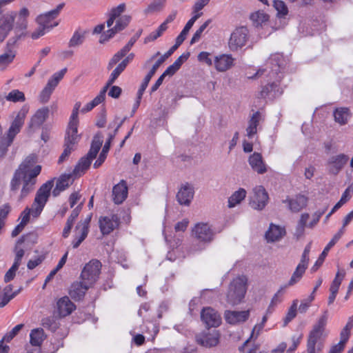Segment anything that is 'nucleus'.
I'll use <instances>...</instances> for the list:
<instances>
[{
  "mask_svg": "<svg viewBox=\"0 0 353 353\" xmlns=\"http://www.w3.org/2000/svg\"><path fill=\"white\" fill-rule=\"evenodd\" d=\"M16 16L17 13L13 11L0 14V42L5 40L12 29Z\"/></svg>",
  "mask_w": 353,
  "mask_h": 353,
  "instance_id": "14",
  "label": "nucleus"
},
{
  "mask_svg": "<svg viewBox=\"0 0 353 353\" xmlns=\"http://www.w3.org/2000/svg\"><path fill=\"white\" fill-rule=\"evenodd\" d=\"M57 307L59 316L63 317L70 314L75 309V305L68 296H63L58 300Z\"/></svg>",
  "mask_w": 353,
  "mask_h": 353,
  "instance_id": "26",
  "label": "nucleus"
},
{
  "mask_svg": "<svg viewBox=\"0 0 353 353\" xmlns=\"http://www.w3.org/2000/svg\"><path fill=\"white\" fill-rule=\"evenodd\" d=\"M220 334L218 330H208L196 336L197 342L203 347H212L219 342Z\"/></svg>",
  "mask_w": 353,
  "mask_h": 353,
  "instance_id": "17",
  "label": "nucleus"
},
{
  "mask_svg": "<svg viewBox=\"0 0 353 353\" xmlns=\"http://www.w3.org/2000/svg\"><path fill=\"white\" fill-rule=\"evenodd\" d=\"M290 60L288 56H284L282 53L276 52L270 54L266 60L265 64L272 66H285L290 64Z\"/></svg>",
  "mask_w": 353,
  "mask_h": 353,
  "instance_id": "33",
  "label": "nucleus"
},
{
  "mask_svg": "<svg viewBox=\"0 0 353 353\" xmlns=\"http://www.w3.org/2000/svg\"><path fill=\"white\" fill-rule=\"evenodd\" d=\"M24 241V237H21L18 240L17 243V246L15 248V258L14 261V265H16L19 267L21 264V259L24 255V250L22 248H19L18 245L22 243Z\"/></svg>",
  "mask_w": 353,
  "mask_h": 353,
  "instance_id": "55",
  "label": "nucleus"
},
{
  "mask_svg": "<svg viewBox=\"0 0 353 353\" xmlns=\"http://www.w3.org/2000/svg\"><path fill=\"white\" fill-rule=\"evenodd\" d=\"M314 299V295L313 294H311L307 299H303L299 307V310L301 313H305L310 306V303L313 301Z\"/></svg>",
  "mask_w": 353,
  "mask_h": 353,
  "instance_id": "64",
  "label": "nucleus"
},
{
  "mask_svg": "<svg viewBox=\"0 0 353 353\" xmlns=\"http://www.w3.org/2000/svg\"><path fill=\"white\" fill-rule=\"evenodd\" d=\"M176 50V47L172 46L170 49L163 54H161L159 52L154 54L149 60L148 63L152 66H161L165 60L169 58Z\"/></svg>",
  "mask_w": 353,
  "mask_h": 353,
  "instance_id": "34",
  "label": "nucleus"
},
{
  "mask_svg": "<svg viewBox=\"0 0 353 353\" xmlns=\"http://www.w3.org/2000/svg\"><path fill=\"white\" fill-rule=\"evenodd\" d=\"M350 116L351 113L347 108H339L334 111L335 121L341 125L347 123Z\"/></svg>",
  "mask_w": 353,
  "mask_h": 353,
  "instance_id": "38",
  "label": "nucleus"
},
{
  "mask_svg": "<svg viewBox=\"0 0 353 353\" xmlns=\"http://www.w3.org/2000/svg\"><path fill=\"white\" fill-rule=\"evenodd\" d=\"M165 31V25H160L156 30L152 32L148 37H145V43H148L156 40L157 38L161 37Z\"/></svg>",
  "mask_w": 353,
  "mask_h": 353,
  "instance_id": "57",
  "label": "nucleus"
},
{
  "mask_svg": "<svg viewBox=\"0 0 353 353\" xmlns=\"http://www.w3.org/2000/svg\"><path fill=\"white\" fill-rule=\"evenodd\" d=\"M105 98V94L101 90L99 94L90 102L88 103L81 110V112L86 113L92 110L94 107L101 103Z\"/></svg>",
  "mask_w": 353,
  "mask_h": 353,
  "instance_id": "43",
  "label": "nucleus"
},
{
  "mask_svg": "<svg viewBox=\"0 0 353 353\" xmlns=\"http://www.w3.org/2000/svg\"><path fill=\"white\" fill-rule=\"evenodd\" d=\"M16 53L12 50H8L0 55V65H8L11 63L15 57Z\"/></svg>",
  "mask_w": 353,
  "mask_h": 353,
  "instance_id": "56",
  "label": "nucleus"
},
{
  "mask_svg": "<svg viewBox=\"0 0 353 353\" xmlns=\"http://www.w3.org/2000/svg\"><path fill=\"white\" fill-rule=\"evenodd\" d=\"M248 163L253 171L259 174H263L268 171V165L259 152H254L248 158Z\"/></svg>",
  "mask_w": 353,
  "mask_h": 353,
  "instance_id": "22",
  "label": "nucleus"
},
{
  "mask_svg": "<svg viewBox=\"0 0 353 353\" xmlns=\"http://www.w3.org/2000/svg\"><path fill=\"white\" fill-rule=\"evenodd\" d=\"M307 198L304 195H297L294 199L288 201L290 209L293 212H299L307 205Z\"/></svg>",
  "mask_w": 353,
  "mask_h": 353,
  "instance_id": "36",
  "label": "nucleus"
},
{
  "mask_svg": "<svg viewBox=\"0 0 353 353\" xmlns=\"http://www.w3.org/2000/svg\"><path fill=\"white\" fill-rule=\"evenodd\" d=\"M123 68H115V69L112 72L106 84L101 90L103 93L106 94L108 88L114 83L118 77L123 71Z\"/></svg>",
  "mask_w": 353,
  "mask_h": 353,
  "instance_id": "49",
  "label": "nucleus"
},
{
  "mask_svg": "<svg viewBox=\"0 0 353 353\" xmlns=\"http://www.w3.org/2000/svg\"><path fill=\"white\" fill-rule=\"evenodd\" d=\"M65 6L64 3H59L54 9L41 14L36 18V21L39 26H43L47 28V31H50L52 28L58 26L57 22H53L60 14L61 11Z\"/></svg>",
  "mask_w": 353,
  "mask_h": 353,
  "instance_id": "8",
  "label": "nucleus"
},
{
  "mask_svg": "<svg viewBox=\"0 0 353 353\" xmlns=\"http://www.w3.org/2000/svg\"><path fill=\"white\" fill-rule=\"evenodd\" d=\"M166 1L167 0H153L144 10V13L148 15L162 12Z\"/></svg>",
  "mask_w": 353,
  "mask_h": 353,
  "instance_id": "39",
  "label": "nucleus"
},
{
  "mask_svg": "<svg viewBox=\"0 0 353 353\" xmlns=\"http://www.w3.org/2000/svg\"><path fill=\"white\" fill-rule=\"evenodd\" d=\"M247 192L243 188H239L235 191L229 198L228 201V207L232 208L240 204L245 199Z\"/></svg>",
  "mask_w": 353,
  "mask_h": 353,
  "instance_id": "35",
  "label": "nucleus"
},
{
  "mask_svg": "<svg viewBox=\"0 0 353 353\" xmlns=\"http://www.w3.org/2000/svg\"><path fill=\"white\" fill-rule=\"evenodd\" d=\"M343 236V230H339L330 240V241L327 243V245L325 247L322 253L320 254L319 257L312 267L311 270L312 272H316L323 263L325 259L326 258L330 250L338 242V241Z\"/></svg>",
  "mask_w": 353,
  "mask_h": 353,
  "instance_id": "21",
  "label": "nucleus"
},
{
  "mask_svg": "<svg viewBox=\"0 0 353 353\" xmlns=\"http://www.w3.org/2000/svg\"><path fill=\"white\" fill-rule=\"evenodd\" d=\"M66 72L67 69L65 68H63L59 72L54 73L48 80V83L39 95V99L41 102L46 103L48 101L53 90L57 87L59 81L62 79Z\"/></svg>",
  "mask_w": 353,
  "mask_h": 353,
  "instance_id": "11",
  "label": "nucleus"
},
{
  "mask_svg": "<svg viewBox=\"0 0 353 353\" xmlns=\"http://www.w3.org/2000/svg\"><path fill=\"white\" fill-rule=\"evenodd\" d=\"M103 137L99 134H97L94 136L93 141L91 144L90 149L87 154L85 156L87 158H88L90 161H92L97 156L101 145L103 143Z\"/></svg>",
  "mask_w": 353,
  "mask_h": 353,
  "instance_id": "40",
  "label": "nucleus"
},
{
  "mask_svg": "<svg viewBox=\"0 0 353 353\" xmlns=\"http://www.w3.org/2000/svg\"><path fill=\"white\" fill-rule=\"evenodd\" d=\"M73 174H62L57 180L56 187L53 190V195L58 196L61 192L68 188L73 182Z\"/></svg>",
  "mask_w": 353,
  "mask_h": 353,
  "instance_id": "30",
  "label": "nucleus"
},
{
  "mask_svg": "<svg viewBox=\"0 0 353 353\" xmlns=\"http://www.w3.org/2000/svg\"><path fill=\"white\" fill-rule=\"evenodd\" d=\"M345 272L344 270H339L335 276L334 279L333 280L330 288V292L332 294H336L338 293L339 287L345 277Z\"/></svg>",
  "mask_w": 353,
  "mask_h": 353,
  "instance_id": "45",
  "label": "nucleus"
},
{
  "mask_svg": "<svg viewBox=\"0 0 353 353\" xmlns=\"http://www.w3.org/2000/svg\"><path fill=\"white\" fill-rule=\"evenodd\" d=\"M250 19L252 20L254 26H265L269 20V16L263 11H256L250 15Z\"/></svg>",
  "mask_w": 353,
  "mask_h": 353,
  "instance_id": "41",
  "label": "nucleus"
},
{
  "mask_svg": "<svg viewBox=\"0 0 353 353\" xmlns=\"http://www.w3.org/2000/svg\"><path fill=\"white\" fill-rule=\"evenodd\" d=\"M250 316V311H232L227 310L225 312L224 317L227 323L235 325L245 322Z\"/></svg>",
  "mask_w": 353,
  "mask_h": 353,
  "instance_id": "23",
  "label": "nucleus"
},
{
  "mask_svg": "<svg viewBox=\"0 0 353 353\" xmlns=\"http://www.w3.org/2000/svg\"><path fill=\"white\" fill-rule=\"evenodd\" d=\"M281 94L282 90L279 87V85L277 83L274 82L263 87L261 92H259V96L261 98H268L270 99H273Z\"/></svg>",
  "mask_w": 353,
  "mask_h": 353,
  "instance_id": "29",
  "label": "nucleus"
},
{
  "mask_svg": "<svg viewBox=\"0 0 353 353\" xmlns=\"http://www.w3.org/2000/svg\"><path fill=\"white\" fill-rule=\"evenodd\" d=\"M179 68H168V69L157 80L156 83L152 86L151 92H155L162 84L164 78L168 75L172 76Z\"/></svg>",
  "mask_w": 353,
  "mask_h": 353,
  "instance_id": "50",
  "label": "nucleus"
},
{
  "mask_svg": "<svg viewBox=\"0 0 353 353\" xmlns=\"http://www.w3.org/2000/svg\"><path fill=\"white\" fill-rule=\"evenodd\" d=\"M91 162L92 161L86 157H82L74 168L73 174L75 176L81 175L90 167Z\"/></svg>",
  "mask_w": 353,
  "mask_h": 353,
  "instance_id": "46",
  "label": "nucleus"
},
{
  "mask_svg": "<svg viewBox=\"0 0 353 353\" xmlns=\"http://www.w3.org/2000/svg\"><path fill=\"white\" fill-rule=\"evenodd\" d=\"M6 99L8 101L17 103L25 101L26 97L23 92L19 90H12L6 96Z\"/></svg>",
  "mask_w": 353,
  "mask_h": 353,
  "instance_id": "47",
  "label": "nucleus"
},
{
  "mask_svg": "<svg viewBox=\"0 0 353 353\" xmlns=\"http://www.w3.org/2000/svg\"><path fill=\"white\" fill-rule=\"evenodd\" d=\"M244 74L248 79H255L261 77L265 72L264 69L259 68H244Z\"/></svg>",
  "mask_w": 353,
  "mask_h": 353,
  "instance_id": "51",
  "label": "nucleus"
},
{
  "mask_svg": "<svg viewBox=\"0 0 353 353\" xmlns=\"http://www.w3.org/2000/svg\"><path fill=\"white\" fill-rule=\"evenodd\" d=\"M86 34L87 32L83 31H75L69 41V46L70 48H77L82 45L85 41Z\"/></svg>",
  "mask_w": 353,
  "mask_h": 353,
  "instance_id": "44",
  "label": "nucleus"
},
{
  "mask_svg": "<svg viewBox=\"0 0 353 353\" xmlns=\"http://www.w3.org/2000/svg\"><path fill=\"white\" fill-rule=\"evenodd\" d=\"M248 30L244 27L236 28L231 34L229 40V48L235 51L243 47L248 39Z\"/></svg>",
  "mask_w": 353,
  "mask_h": 353,
  "instance_id": "13",
  "label": "nucleus"
},
{
  "mask_svg": "<svg viewBox=\"0 0 353 353\" xmlns=\"http://www.w3.org/2000/svg\"><path fill=\"white\" fill-rule=\"evenodd\" d=\"M37 160L34 154L27 157L14 172L10 181V188L12 192H17L21 186L19 201H23L34 189L37 176L41 170V165H34Z\"/></svg>",
  "mask_w": 353,
  "mask_h": 353,
  "instance_id": "1",
  "label": "nucleus"
},
{
  "mask_svg": "<svg viewBox=\"0 0 353 353\" xmlns=\"http://www.w3.org/2000/svg\"><path fill=\"white\" fill-rule=\"evenodd\" d=\"M29 14V10L26 8H21L18 15L17 14L16 17H17V21L16 22L15 30L20 32V34L17 35V37L10 39L8 42V46L13 45L17 40L23 34V31L26 30L28 27L27 19Z\"/></svg>",
  "mask_w": 353,
  "mask_h": 353,
  "instance_id": "16",
  "label": "nucleus"
},
{
  "mask_svg": "<svg viewBox=\"0 0 353 353\" xmlns=\"http://www.w3.org/2000/svg\"><path fill=\"white\" fill-rule=\"evenodd\" d=\"M131 17L130 16L124 15L119 18L115 25L116 31H121L123 30L130 23Z\"/></svg>",
  "mask_w": 353,
  "mask_h": 353,
  "instance_id": "60",
  "label": "nucleus"
},
{
  "mask_svg": "<svg viewBox=\"0 0 353 353\" xmlns=\"http://www.w3.org/2000/svg\"><path fill=\"white\" fill-rule=\"evenodd\" d=\"M247 277L243 275L232 280L226 294V301L229 304L235 305L242 301L247 291Z\"/></svg>",
  "mask_w": 353,
  "mask_h": 353,
  "instance_id": "3",
  "label": "nucleus"
},
{
  "mask_svg": "<svg viewBox=\"0 0 353 353\" xmlns=\"http://www.w3.org/2000/svg\"><path fill=\"white\" fill-rule=\"evenodd\" d=\"M348 157L339 154L330 157L327 161V169L330 174L337 175L348 161Z\"/></svg>",
  "mask_w": 353,
  "mask_h": 353,
  "instance_id": "15",
  "label": "nucleus"
},
{
  "mask_svg": "<svg viewBox=\"0 0 353 353\" xmlns=\"http://www.w3.org/2000/svg\"><path fill=\"white\" fill-rule=\"evenodd\" d=\"M285 234V230L283 227L271 223L265 232V239L268 242H276L281 240Z\"/></svg>",
  "mask_w": 353,
  "mask_h": 353,
  "instance_id": "24",
  "label": "nucleus"
},
{
  "mask_svg": "<svg viewBox=\"0 0 353 353\" xmlns=\"http://www.w3.org/2000/svg\"><path fill=\"white\" fill-rule=\"evenodd\" d=\"M101 267L99 261L91 260L85 264L81 272V280L92 286L99 278Z\"/></svg>",
  "mask_w": 353,
  "mask_h": 353,
  "instance_id": "7",
  "label": "nucleus"
},
{
  "mask_svg": "<svg viewBox=\"0 0 353 353\" xmlns=\"http://www.w3.org/2000/svg\"><path fill=\"white\" fill-rule=\"evenodd\" d=\"M211 22H212L211 19H208L198 28V30L194 32V34H193V36L191 39V41H190L191 44H194L200 40L203 32L208 28V26L210 25V23Z\"/></svg>",
  "mask_w": 353,
  "mask_h": 353,
  "instance_id": "52",
  "label": "nucleus"
},
{
  "mask_svg": "<svg viewBox=\"0 0 353 353\" xmlns=\"http://www.w3.org/2000/svg\"><path fill=\"white\" fill-rule=\"evenodd\" d=\"M52 186V181H49L43 183L37 190L34 202L31 208H29L31 215L33 217H38L43 211L50 196V192Z\"/></svg>",
  "mask_w": 353,
  "mask_h": 353,
  "instance_id": "5",
  "label": "nucleus"
},
{
  "mask_svg": "<svg viewBox=\"0 0 353 353\" xmlns=\"http://www.w3.org/2000/svg\"><path fill=\"white\" fill-rule=\"evenodd\" d=\"M274 7L277 11L279 17H284L288 13V9L285 2L281 0L274 1Z\"/></svg>",
  "mask_w": 353,
  "mask_h": 353,
  "instance_id": "54",
  "label": "nucleus"
},
{
  "mask_svg": "<svg viewBox=\"0 0 353 353\" xmlns=\"http://www.w3.org/2000/svg\"><path fill=\"white\" fill-rule=\"evenodd\" d=\"M24 327V325L21 323L17 325L14 327L12 330L8 332L4 336L3 340L6 342H10L15 336L18 334V333L21 330V329Z\"/></svg>",
  "mask_w": 353,
  "mask_h": 353,
  "instance_id": "61",
  "label": "nucleus"
},
{
  "mask_svg": "<svg viewBox=\"0 0 353 353\" xmlns=\"http://www.w3.org/2000/svg\"><path fill=\"white\" fill-rule=\"evenodd\" d=\"M128 188L124 181L117 184L112 190L113 200L115 203H121L127 197Z\"/></svg>",
  "mask_w": 353,
  "mask_h": 353,
  "instance_id": "32",
  "label": "nucleus"
},
{
  "mask_svg": "<svg viewBox=\"0 0 353 353\" xmlns=\"http://www.w3.org/2000/svg\"><path fill=\"white\" fill-rule=\"evenodd\" d=\"M350 335V332L343 328V330H341V332L340 333V341L337 344H336L333 346L336 347H340V350H343L344 349L345 343L349 339Z\"/></svg>",
  "mask_w": 353,
  "mask_h": 353,
  "instance_id": "58",
  "label": "nucleus"
},
{
  "mask_svg": "<svg viewBox=\"0 0 353 353\" xmlns=\"http://www.w3.org/2000/svg\"><path fill=\"white\" fill-rule=\"evenodd\" d=\"M79 121L70 120L68 129L66 131V137L65 143L74 145L80 139V136L77 133Z\"/></svg>",
  "mask_w": 353,
  "mask_h": 353,
  "instance_id": "28",
  "label": "nucleus"
},
{
  "mask_svg": "<svg viewBox=\"0 0 353 353\" xmlns=\"http://www.w3.org/2000/svg\"><path fill=\"white\" fill-rule=\"evenodd\" d=\"M201 318L207 327H217L221 324L220 315L212 307L203 308L201 312Z\"/></svg>",
  "mask_w": 353,
  "mask_h": 353,
  "instance_id": "19",
  "label": "nucleus"
},
{
  "mask_svg": "<svg viewBox=\"0 0 353 353\" xmlns=\"http://www.w3.org/2000/svg\"><path fill=\"white\" fill-rule=\"evenodd\" d=\"M353 194V185H350L342 194L340 200L335 204V208H341L350 200Z\"/></svg>",
  "mask_w": 353,
  "mask_h": 353,
  "instance_id": "48",
  "label": "nucleus"
},
{
  "mask_svg": "<svg viewBox=\"0 0 353 353\" xmlns=\"http://www.w3.org/2000/svg\"><path fill=\"white\" fill-rule=\"evenodd\" d=\"M91 216H88L85 219L80 221L75 227L74 239L72 241L73 248H77L85 239L89 232V224Z\"/></svg>",
  "mask_w": 353,
  "mask_h": 353,
  "instance_id": "12",
  "label": "nucleus"
},
{
  "mask_svg": "<svg viewBox=\"0 0 353 353\" xmlns=\"http://www.w3.org/2000/svg\"><path fill=\"white\" fill-rule=\"evenodd\" d=\"M298 300L295 299L293 301L292 305L289 308L286 316L284 319V325H286L290 322L296 315Z\"/></svg>",
  "mask_w": 353,
  "mask_h": 353,
  "instance_id": "53",
  "label": "nucleus"
},
{
  "mask_svg": "<svg viewBox=\"0 0 353 353\" xmlns=\"http://www.w3.org/2000/svg\"><path fill=\"white\" fill-rule=\"evenodd\" d=\"M46 339V334L42 328H35L30 333V343L32 346L39 347Z\"/></svg>",
  "mask_w": 353,
  "mask_h": 353,
  "instance_id": "37",
  "label": "nucleus"
},
{
  "mask_svg": "<svg viewBox=\"0 0 353 353\" xmlns=\"http://www.w3.org/2000/svg\"><path fill=\"white\" fill-rule=\"evenodd\" d=\"M198 59L202 64L212 65L213 63L212 55L208 52H200L198 55Z\"/></svg>",
  "mask_w": 353,
  "mask_h": 353,
  "instance_id": "63",
  "label": "nucleus"
},
{
  "mask_svg": "<svg viewBox=\"0 0 353 353\" xmlns=\"http://www.w3.org/2000/svg\"><path fill=\"white\" fill-rule=\"evenodd\" d=\"M234 59L231 54H223L214 57V63L215 66H232L234 64Z\"/></svg>",
  "mask_w": 353,
  "mask_h": 353,
  "instance_id": "42",
  "label": "nucleus"
},
{
  "mask_svg": "<svg viewBox=\"0 0 353 353\" xmlns=\"http://www.w3.org/2000/svg\"><path fill=\"white\" fill-rule=\"evenodd\" d=\"M194 194V190L191 184H182L176 194V199L180 205H190Z\"/></svg>",
  "mask_w": 353,
  "mask_h": 353,
  "instance_id": "18",
  "label": "nucleus"
},
{
  "mask_svg": "<svg viewBox=\"0 0 353 353\" xmlns=\"http://www.w3.org/2000/svg\"><path fill=\"white\" fill-rule=\"evenodd\" d=\"M192 233L199 243L192 245L190 252L203 250L205 248V245L210 243L214 237V232L211 227L206 223H196L192 228Z\"/></svg>",
  "mask_w": 353,
  "mask_h": 353,
  "instance_id": "4",
  "label": "nucleus"
},
{
  "mask_svg": "<svg viewBox=\"0 0 353 353\" xmlns=\"http://www.w3.org/2000/svg\"><path fill=\"white\" fill-rule=\"evenodd\" d=\"M311 250V243H308L302 254L301 261L297 265L294 272H293L291 278L290 279L288 283L285 285L287 287L293 286L296 284L303 277L306 269L308 266L309 263V254Z\"/></svg>",
  "mask_w": 353,
  "mask_h": 353,
  "instance_id": "6",
  "label": "nucleus"
},
{
  "mask_svg": "<svg viewBox=\"0 0 353 353\" xmlns=\"http://www.w3.org/2000/svg\"><path fill=\"white\" fill-rule=\"evenodd\" d=\"M10 211V206L8 204H3L0 207V228L1 229L5 223V219Z\"/></svg>",
  "mask_w": 353,
  "mask_h": 353,
  "instance_id": "62",
  "label": "nucleus"
},
{
  "mask_svg": "<svg viewBox=\"0 0 353 353\" xmlns=\"http://www.w3.org/2000/svg\"><path fill=\"white\" fill-rule=\"evenodd\" d=\"M90 287L91 285L83 282L82 280L81 282H74L70 287L69 294L73 299L80 300L83 297L86 291Z\"/></svg>",
  "mask_w": 353,
  "mask_h": 353,
  "instance_id": "25",
  "label": "nucleus"
},
{
  "mask_svg": "<svg viewBox=\"0 0 353 353\" xmlns=\"http://www.w3.org/2000/svg\"><path fill=\"white\" fill-rule=\"evenodd\" d=\"M110 147H109V143H105L103 145V148L102 149L101 152L100 153V155L97 160L94 163V167L95 168H99L105 161L107 154L109 151Z\"/></svg>",
  "mask_w": 353,
  "mask_h": 353,
  "instance_id": "59",
  "label": "nucleus"
},
{
  "mask_svg": "<svg viewBox=\"0 0 353 353\" xmlns=\"http://www.w3.org/2000/svg\"><path fill=\"white\" fill-rule=\"evenodd\" d=\"M250 204L257 210H262L267 205L269 199L268 192L262 185H256L252 189Z\"/></svg>",
  "mask_w": 353,
  "mask_h": 353,
  "instance_id": "10",
  "label": "nucleus"
},
{
  "mask_svg": "<svg viewBox=\"0 0 353 353\" xmlns=\"http://www.w3.org/2000/svg\"><path fill=\"white\" fill-rule=\"evenodd\" d=\"M49 109L43 108L39 109L31 118L29 127L32 129L39 128L48 118Z\"/></svg>",
  "mask_w": 353,
  "mask_h": 353,
  "instance_id": "31",
  "label": "nucleus"
},
{
  "mask_svg": "<svg viewBox=\"0 0 353 353\" xmlns=\"http://www.w3.org/2000/svg\"><path fill=\"white\" fill-rule=\"evenodd\" d=\"M263 120V116L259 111L253 113L251 116L248 125L246 128V136L248 139H252L257 133V127L259 123Z\"/></svg>",
  "mask_w": 353,
  "mask_h": 353,
  "instance_id": "27",
  "label": "nucleus"
},
{
  "mask_svg": "<svg viewBox=\"0 0 353 353\" xmlns=\"http://www.w3.org/2000/svg\"><path fill=\"white\" fill-rule=\"evenodd\" d=\"M28 109L26 107H23L20 111L17 113L16 117L11 123V125L4 137L2 138L13 142V140L16 135L19 133L24 123V119L28 113Z\"/></svg>",
  "mask_w": 353,
  "mask_h": 353,
  "instance_id": "9",
  "label": "nucleus"
},
{
  "mask_svg": "<svg viewBox=\"0 0 353 353\" xmlns=\"http://www.w3.org/2000/svg\"><path fill=\"white\" fill-rule=\"evenodd\" d=\"M99 228L103 234H109L119 223V219L117 215L112 214L101 217L99 221Z\"/></svg>",
  "mask_w": 353,
  "mask_h": 353,
  "instance_id": "20",
  "label": "nucleus"
},
{
  "mask_svg": "<svg viewBox=\"0 0 353 353\" xmlns=\"http://www.w3.org/2000/svg\"><path fill=\"white\" fill-rule=\"evenodd\" d=\"M328 320V312L325 310L317 319L310 331L307 343L306 353H320L323 348V339L327 336L325 327Z\"/></svg>",
  "mask_w": 353,
  "mask_h": 353,
  "instance_id": "2",
  "label": "nucleus"
}]
</instances>
